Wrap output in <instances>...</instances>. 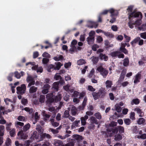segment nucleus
Masks as SVG:
<instances>
[{"mask_svg":"<svg viewBox=\"0 0 146 146\" xmlns=\"http://www.w3.org/2000/svg\"><path fill=\"white\" fill-rule=\"evenodd\" d=\"M141 74H137L135 76V78L134 81V83L136 84L139 82V80L141 79Z\"/></svg>","mask_w":146,"mask_h":146,"instance_id":"dca6fc26","label":"nucleus"},{"mask_svg":"<svg viewBox=\"0 0 146 146\" xmlns=\"http://www.w3.org/2000/svg\"><path fill=\"white\" fill-rule=\"evenodd\" d=\"M138 29L139 30H142L145 31L146 30V25L143 24L141 27H138Z\"/></svg>","mask_w":146,"mask_h":146,"instance_id":"8fccbe9b","label":"nucleus"},{"mask_svg":"<svg viewBox=\"0 0 146 146\" xmlns=\"http://www.w3.org/2000/svg\"><path fill=\"white\" fill-rule=\"evenodd\" d=\"M88 117L87 115H85L84 117H82L81 118V121L82 125H84L86 124V120L88 118Z\"/></svg>","mask_w":146,"mask_h":146,"instance_id":"ddd939ff","label":"nucleus"},{"mask_svg":"<svg viewBox=\"0 0 146 146\" xmlns=\"http://www.w3.org/2000/svg\"><path fill=\"white\" fill-rule=\"evenodd\" d=\"M13 75V73H11L9 74V76L7 77V79L9 81H11L12 80V77Z\"/></svg>","mask_w":146,"mask_h":146,"instance_id":"69168bd1","label":"nucleus"},{"mask_svg":"<svg viewBox=\"0 0 146 146\" xmlns=\"http://www.w3.org/2000/svg\"><path fill=\"white\" fill-rule=\"evenodd\" d=\"M133 6L132 5H130L128 7V8L127 9V11H128V15H129L128 16H129V13H131V12H133V11L132 12L133 9Z\"/></svg>","mask_w":146,"mask_h":146,"instance_id":"bf43d9fd","label":"nucleus"},{"mask_svg":"<svg viewBox=\"0 0 146 146\" xmlns=\"http://www.w3.org/2000/svg\"><path fill=\"white\" fill-rule=\"evenodd\" d=\"M104 44L106 46V48H109L110 47H112L113 45L112 44H110V43L108 40H106L104 41Z\"/></svg>","mask_w":146,"mask_h":146,"instance_id":"bb28decb","label":"nucleus"},{"mask_svg":"<svg viewBox=\"0 0 146 146\" xmlns=\"http://www.w3.org/2000/svg\"><path fill=\"white\" fill-rule=\"evenodd\" d=\"M42 56L44 57H46L47 58H50V55L48 52H44L42 54Z\"/></svg>","mask_w":146,"mask_h":146,"instance_id":"13d9d810","label":"nucleus"},{"mask_svg":"<svg viewBox=\"0 0 146 146\" xmlns=\"http://www.w3.org/2000/svg\"><path fill=\"white\" fill-rule=\"evenodd\" d=\"M26 86L24 84L21 85V86H18L17 88V93L18 94L22 95L25 93Z\"/></svg>","mask_w":146,"mask_h":146,"instance_id":"7ed1b4c3","label":"nucleus"},{"mask_svg":"<svg viewBox=\"0 0 146 146\" xmlns=\"http://www.w3.org/2000/svg\"><path fill=\"white\" fill-rule=\"evenodd\" d=\"M115 110L118 113H120L121 111V108L117 104H116L115 106Z\"/></svg>","mask_w":146,"mask_h":146,"instance_id":"79ce46f5","label":"nucleus"},{"mask_svg":"<svg viewBox=\"0 0 146 146\" xmlns=\"http://www.w3.org/2000/svg\"><path fill=\"white\" fill-rule=\"evenodd\" d=\"M71 111L72 114L73 115H75L76 114L77 112L76 108L75 107H73L71 110Z\"/></svg>","mask_w":146,"mask_h":146,"instance_id":"4d7b16f0","label":"nucleus"},{"mask_svg":"<svg viewBox=\"0 0 146 146\" xmlns=\"http://www.w3.org/2000/svg\"><path fill=\"white\" fill-rule=\"evenodd\" d=\"M145 122V119L142 117H141L138 119L137 121V123L138 125H143Z\"/></svg>","mask_w":146,"mask_h":146,"instance_id":"aec40b11","label":"nucleus"},{"mask_svg":"<svg viewBox=\"0 0 146 146\" xmlns=\"http://www.w3.org/2000/svg\"><path fill=\"white\" fill-rule=\"evenodd\" d=\"M30 125L29 123L23 126V130L24 131H26L27 130L29 129L30 127Z\"/></svg>","mask_w":146,"mask_h":146,"instance_id":"a19ab883","label":"nucleus"},{"mask_svg":"<svg viewBox=\"0 0 146 146\" xmlns=\"http://www.w3.org/2000/svg\"><path fill=\"white\" fill-rule=\"evenodd\" d=\"M126 74V71L123 70L122 71L120 77L121 80H124Z\"/></svg>","mask_w":146,"mask_h":146,"instance_id":"f704fd0d","label":"nucleus"},{"mask_svg":"<svg viewBox=\"0 0 146 146\" xmlns=\"http://www.w3.org/2000/svg\"><path fill=\"white\" fill-rule=\"evenodd\" d=\"M73 137L78 141H80L83 139L82 136L79 135L74 134L73 135Z\"/></svg>","mask_w":146,"mask_h":146,"instance_id":"412c9836","label":"nucleus"},{"mask_svg":"<svg viewBox=\"0 0 146 146\" xmlns=\"http://www.w3.org/2000/svg\"><path fill=\"white\" fill-rule=\"evenodd\" d=\"M15 77L17 79H19L21 78V75L20 73L17 71H16L14 72Z\"/></svg>","mask_w":146,"mask_h":146,"instance_id":"680f3d73","label":"nucleus"},{"mask_svg":"<svg viewBox=\"0 0 146 146\" xmlns=\"http://www.w3.org/2000/svg\"><path fill=\"white\" fill-rule=\"evenodd\" d=\"M114 140L117 141L121 140L122 139V136L120 133H118L115 135L114 136Z\"/></svg>","mask_w":146,"mask_h":146,"instance_id":"4be33fe9","label":"nucleus"},{"mask_svg":"<svg viewBox=\"0 0 146 146\" xmlns=\"http://www.w3.org/2000/svg\"><path fill=\"white\" fill-rule=\"evenodd\" d=\"M104 35L110 38H113L114 37V35L112 33L108 32H104Z\"/></svg>","mask_w":146,"mask_h":146,"instance_id":"a211bd4d","label":"nucleus"},{"mask_svg":"<svg viewBox=\"0 0 146 146\" xmlns=\"http://www.w3.org/2000/svg\"><path fill=\"white\" fill-rule=\"evenodd\" d=\"M140 15L141 19L142 18V13L140 12H137L134 11L133 12L129 13L128 16V19L129 21L128 23V25L129 27L131 29H133L134 27L133 25H136L137 26H139L142 23L141 19H138L135 22H133L131 19L132 18L139 17Z\"/></svg>","mask_w":146,"mask_h":146,"instance_id":"f257e3e1","label":"nucleus"},{"mask_svg":"<svg viewBox=\"0 0 146 146\" xmlns=\"http://www.w3.org/2000/svg\"><path fill=\"white\" fill-rule=\"evenodd\" d=\"M106 92L105 88H102L98 91L92 92V95L94 100H96L99 98H104L106 96Z\"/></svg>","mask_w":146,"mask_h":146,"instance_id":"f03ea898","label":"nucleus"},{"mask_svg":"<svg viewBox=\"0 0 146 146\" xmlns=\"http://www.w3.org/2000/svg\"><path fill=\"white\" fill-rule=\"evenodd\" d=\"M117 127L118 131L121 134L124 132V129L123 127L119 126Z\"/></svg>","mask_w":146,"mask_h":146,"instance_id":"c03bdc74","label":"nucleus"},{"mask_svg":"<svg viewBox=\"0 0 146 146\" xmlns=\"http://www.w3.org/2000/svg\"><path fill=\"white\" fill-rule=\"evenodd\" d=\"M124 38L125 39V42H129L130 40H131V37L125 34H124Z\"/></svg>","mask_w":146,"mask_h":146,"instance_id":"864d4df0","label":"nucleus"},{"mask_svg":"<svg viewBox=\"0 0 146 146\" xmlns=\"http://www.w3.org/2000/svg\"><path fill=\"white\" fill-rule=\"evenodd\" d=\"M94 115L96 117V118L98 119H100L102 118V115L99 112L95 113Z\"/></svg>","mask_w":146,"mask_h":146,"instance_id":"603ef678","label":"nucleus"},{"mask_svg":"<svg viewBox=\"0 0 146 146\" xmlns=\"http://www.w3.org/2000/svg\"><path fill=\"white\" fill-rule=\"evenodd\" d=\"M86 62L85 60L83 59H80L77 61V64L78 65H81L85 64Z\"/></svg>","mask_w":146,"mask_h":146,"instance_id":"72a5a7b5","label":"nucleus"},{"mask_svg":"<svg viewBox=\"0 0 146 146\" xmlns=\"http://www.w3.org/2000/svg\"><path fill=\"white\" fill-rule=\"evenodd\" d=\"M124 123L127 125H129L131 123V120L129 119H124Z\"/></svg>","mask_w":146,"mask_h":146,"instance_id":"5fc2aeb1","label":"nucleus"},{"mask_svg":"<svg viewBox=\"0 0 146 146\" xmlns=\"http://www.w3.org/2000/svg\"><path fill=\"white\" fill-rule=\"evenodd\" d=\"M12 125L11 122L7 123L6 124V129L7 131H9L11 130V126Z\"/></svg>","mask_w":146,"mask_h":146,"instance_id":"37998d69","label":"nucleus"},{"mask_svg":"<svg viewBox=\"0 0 146 146\" xmlns=\"http://www.w3.org/2000/svg\"><path fill=\"white\" fill-rule=\"evenodd\" d=\"M88 90L91 92H94L96 90V89L92 87V86L90 85L88 86Z\"/></svg>","mask_w":146,"mask_h":146,"instance_id":"6e6d98bb","label":"nucleus"},{"mask_svg":"<svg viewBox=\"0 0 146 146\" xmlns=\"http://www.w3.org/2000/svg\"><path fill=\"white\" fill-rule=\"evenodd\" d=\"M87 100V97H85L84 99V100L82 102V106H79V109L80 110H83L84 109L85 106L86 105Z\"/></svg>","mask_w":146,"mask_h":146,"instance_id":"4468645a","label":"nucleus"},{"mask_svg":"<svg viewBox=\"0 0 146 146\" xmlns=\"http://www.w3.org/2000/svg\"><path fill=\"white\" fill-rule=\"evenodd\" d=\"M36 134L37 132H34L31 137V139L33 140H34L35 139H37L38 138V136L36 135Z\"/></svg>","mask_w":146,"mask_h":146,"instance_id":"09e8293b","label":"nucleus"},{"mask_svg":"<svg viewBox=\"0 0 146 146\" xmlns=\"http://www.w3.org/2000/svg\"><path fill=\"white\" fill-rule=\"evenodd\" d=\"M41 137L42 139H44L45 137H46L48 139H49L51 137V136L49 134H46V133H44L42 134L41 135Z\"/></svg>","mask_w":146,"mask_h":146,"instance_id":"ea45409f","label":"nucleus"},{"mask_svg":"<svg viewBox=\"0 0 146 146\" xmlns=\"http://www.w3.org/2000/svg\"><path fill=\"white\" fill-rule=\"evenodd\" d=\"M140 37L144 39H146V32L142 33L140 34Z\"/></svg>","mask_w":146,"mask_h":146,"instance_id":"052dcab7","label":"nucleus"},{"mask_svg":"<svg viewBox=\"0 0 146 146\" xmlns=\"http://www.w3.org/2000/svg\"><path fill=\"white\" fill-rule=\"evenodd\" d=\"M18 136H20L22 139H26L28 137L27 135L24 133L22 130H21L18 132Z\"/></svg>","mask_w":146,"mask_h":146,"instance_id":"9d476101","label":"nucleus"},{"mask_svg":"<svg viewBox=\"0 0 146 146\" xmlns=\"http://www.w3.org/2000/svg\"><path fill=\"white\" fill-rule=\"evenodd\" d=\"M107 131L108 132H112V133H110V136H112L113 135V134H117L118 131L117 127H109L107 129Z\"/></svg>","mask_w":146,"mask_h":146,"instance_id":"0eeeda50","label":"nucleus"},{"mask_svg":"<svg viewBox=\"0 0 146 146\" xmlns=\"http://www.w3.org/2000/svg\"><path fill=\"white\" fill-rule=\"evenodd\" d=\"M70 116L69 113V111L68 110H66L64 113V115L62 116V117L64 118H66Z\"/></svg>","mask_w":146,"mask_h":146,"instance_id":"a18cd8bd","label":"nucleus"},{"mask_svg":"<svg viewBox=\"0 0 146 146\" xmlns=\"http://www.w3.org/2000/svg\"><path fill=\"white\" fill-rule=\"evenodd\" d=\"M27 81L29 83L28 87H29L32 85H33L35 84V81L33 77L31 76H28L26 79Z\"/></svg>","mask_w":146,"mask_h":146,"instance_id":"423d86ee","label":"nucleus"},{"mask_svg":"<svg viewBox=\"0 0 146 146\" xmlns=\"http://www.w3.org/2000/svg\"><path fill=\"white\" fill-rule=\"evenodd\" d=\"M90 120L93 123H95L96 124H98V122L96 119L93 116H92L90 118Z\"/></svg>","mask_w":146,"mask_h":146,"instance_id":"58836bf2","label":"nucleus"},{"mask_svg":"<svg viewBox=\"0 0 146 146\" xmlns=\"http://www.w3.org/2000/svg\"><path fill=\"white\" fill-rule=\"evenodd\" d=\"M62 98L61 95L59 94L57 96H56L54 98V102H58L60 101Z\"/></svg>","mask_w":146,"mask_h":146,"instance_id":"473e14b6","label":"nucleus"},{"mask_svg":"<svg viewBox=\"0 0 146 146\" xmlns=\"http://www.w3.org/2000/svg\"><path fill=\"white\" fill-rule=\"evenodd\" d=\"M123 65L124 66H127L129 65V60L128 57L125 58L123 60Z\"/></svg>","mask_w":146,"mask_h":146,"instance_id":"5701e85b","label":"nucleus"},{"mask_svg":"<svg viewBox=\"0 0 146 146\" xmlns=\"http://www.w3.org/2000/svg\"><path fill=\"white\" fill-rule=\"evenodd\" d=\"M21 103L25 105L28 103V101L27 99L23 98L21 100Z\"/></svg>","mask_w":146,"mask_h":146,"instance_id":"774afa93","label":"nucleus"},{"mask_svg":"<svg viewBox=\"0 0 146 146\" xmlns=\"http://www.w3.org/2000/svg\"><path fill=\"white\" fill-rule=\"evenodd\" d=\"M46 98L47 100V103L48 104H51L54 102V98H53L54 95L52 93L48 94L46 95Z\"/></svg>","mask_w":146,"mask_h":146,"instance_id":"39448f33","label":"nucleus"},{"mask_svg":"<svg viewBox=\"0 0 146 146\" xmlns=\"http://www.w3.org/2000/svg\"><path fill=\"white\" fill-rule=\"evenodd\" d=\"M120 52L118 51H116L111 52V55L112 57H116L118 56V54H120Z\"/></svg>","mask_w":146,"mask_h":146,"instance_id":"e433bc0d","label":"nucleus"},{"mask_svg":"<svg viewBox=\"0 0 146 146\" xmlns=\"http://www.w3.org/2000/svg\"><path fill=\"white\" fill-rule=\"evenodd\" d=\"M94 40V37H91L89 36L86 39V40L89 44H93Z\"/></svg>","mask_w":146,"mask_h":146,"instance_id":"f3484780","label":"nucleus"},{"mask_svg":"<svg viewBox=\"0 0 146 146\" xmlns=\"http://www.w3.org/2000/svg\"><path fill=\"white\" fill-rule=\"evenodd\" d=\"M5 126L3 125H0V136L2 137L4 135Z\"/></svg>","mask_w":146,"mask_h":146,"instance_id":"cd10ccee","label":"nucleus"},{"mask_svg":"<svg viewBox=\"0 0 146 146\" xmlns=\"http://www.w3.org/2000/svg\"><path fill=\"white\" fill-rule=\"evenodd\" d=\"M45 99V96L44 95H41L40 96L39 99V101L41 103H43L44 102Z\"/></svg>","mask_w":146,"mask_h":146,"instance_id":"3c124183","label":"nucleus"},{"mask_svg":"<svg viewBox=\"0 0 146 146\" xmlns=\"http://www.w3.org/2000/svg\"><path fill=\"white\" fill-rule=\"evenodd\" d=\"M49 59L44 58L42 59V62L44 64H47L49 62Z\"/></svg>","mask_w":146,"mask_h":146,"instance_id":"0e129e2a","label":"nucleus"},{"mask_svg":"<svg viewBox=\"0 0 146 146\" xmlns=\"http://www.w3.org/2000/svg\"><path fill=\"white\" fill-rule=\"evenodd\" d=\"M63 59L64 57L63 56L61 55L54 57L53 58V59L56 61L63 60Z\"/></svg>","mask_w":146,"mask_h":146,"instance_id":"a878e982","label":"nucleus"},{"mask_svg":"<svg viewBox=\"0 0 146 146\" xmlns=\"http://www.w3.org/2000/svg\"><path fill=\"white\" fill-rule=\"evenodd\" d=\"M99 57L101 60H104L105 61H107L108 59V57L106 56L105 54L100 53L99 55Z\"/></svg>","mask_w":146,"mask_h":146,"instance_id":"9b49d317","label":"nucleus"},{"mask_svg":"<svg viewBox=\"0 0 146 146\" xmlns=\"http://www.w3.org/2000/svg\"><path fill=\"white\" fill-rule=\"evenodd\" d=\"M42 115L44 117V120L45 121H46L48 120V119L51 116L50 115L46 114V111H45L42 112Z\"/></svg>","mask_w":146,"mask_h":146,"instance_id":"f8f14e48","label":"nucleus"},{"mask_svg":"<svg viewBox=\"0 0 146 146\" xmlns=\"http://www.w3.org/2000/svg\"><path fill=\"white\" fill-rule=\"evenodd\" d=\"M97 70L104 78H106L108 74V71L103 68L102 66L98 67Z\"/></svg>","mask_w":146,"mask_h":146,"instance_id":"20e7f679","label":"nucleus"},{"mask_svg":"<svg viewBox=\"0 0 146 146\" xmlns=\"http://www.w3.org/2000/svg\"><path fill=\"white\" fill-rule=\"evenodd\" d=\"M139 99L137 98L133 99L132 100L131 104L132 105H133L134 104L137 105L139 104Z\"/></svg>","mask_w":146,"mask_h":146,"instance_id":"b1692460","label":"nucleus"},{"mask_svg":"<svg viewBox=\"0 0 146 146\" xmlns=\"http://www.w3.org/2000/svg\"><path fill=\"white\" fill-rule=\"evenodd\" d=\"M135 111H137V113L139 114L140 117H142L144 115V113L141 110L138 108H135Z\"/></svg>","mask_w":146,"mask_h":146,"instance_id":"6ab92c4d","label":"nucleus"},{"mask_svg":"<svg viewBox=\"0 0 146 146\" xmlns=\"http://www.w3.org/2000/svg\"><path fill=\"white\" fill-rule=\"evenodd\" d=\"M98 25L96 23L91 21H88L87 27L91 28H92L93 27L96 28L97 27Z\"/></svg>","mask_w":146,"mask_h":146,"instance_id":"6e6552de","label":"nucleus"},{"mask_svg":"<svg viewBox=\"0 0 146 146\" xmlns=\"http://www.w3.org/2000/svg\"><path fill=\"white\" fill-rule=\"evenodd\" d=\"M109 13H111L110 16L111 17H115V16H117L118 14L117 11L112 8L110 9Z\"/></svg>","mask_w":146,"mask_h":146,"instance_id":"1a4fd4ad","label":"nucleus"},{"mask_svg":"<svg viewBox=\"0 0 146 146\" xmlns=\"http://www.w3.org/2000/svg\"><path fill=\"white\" fill-rule=\"evenodd\" d=\"M24 110L28 112L30 114H33V110L32 108H30L29 107H25L24 108Z\"/></svg>","mask_w":146,"mask_h":146,"instance_id":"c85d7f7f","label":"nucleus"},{"mask_svg":"<svg viewBox=\"0 0 146 146\" xmlns=\"http://www.w3.org/2000/svg\"><path fill=\"white\" fill-rule=\"evenodd\" d=\"M59 83L58 82H55L53 84L52 88L55 92H57L58 90Z\"/></svg>","mask_w":146,"mask_h":146,"instance_id":"2eb2a0df","label":"nucleus"},{"mask_svg":"<svg viewBox=\"0 0 146 146\" xmlns=\"http://www.w3.org/2000/svg\"><path fill=\"white\" fill-rule=\"evenodd\" d=\"M10 136L12 137H14L15 135V129H13L9 132Z\"/></svg>","mask_w":146,"mask_h":146,"instance_id":"de8ad7c7","label":"nucleus"},{"mask_svg":"<svg viewBox=\"0 0 146 146\" xmlns=\"http://www.w3.org/2000/svg\"><path fill=\"white\" fill-rule=\"evenodd\" d=\"M140 39V38L139 36H137L130 43L133 46L134 44L137 43V42H138L139 40Z\"/></svg>","mask_w":146,"mask_h":146,"instance_id":"7c9ffc66","label":"nucleus"},{"mask_svg":"<svg viewBox=\"0 0 146 146\" xmlns=\"http://www.w3.org/2000/svg\"><path fill=\"white\" fill-rule=\"evenodd\" d=\"M63 143L62 141L59 140H55L54 142V144L55 146H60L62 145Z\"/></svg>","mask_w":146,"mask_h":146,"instance_id":"2f4dec72","label":"nucleus"},{"mask_svg":"<svg viewBox=\"0 0 146 146\" xmlns=\"http://www.w3.org/2000/svg\"><path fill=\"white\" fill-rule=\"evenodd\" d=\"M106 87L107 88H110L112 85V82L111 81L107 80L106 82Z\"/></svg>","mask_w":146,"mask_h":146,"instance_id":"49530a36","label":"nucleus"},{"mask_svg":"<svg viewBox=\"0 0 146 146\" xmlns=\"http://www.w3.org/2000/svg\"><path fill=\"white\" fill-rule=\"evenodd\" d=\"M116 125L117 123L116 122L112 121L109 125L110 127H114L116 126Z\"/></svg>","mask_w":146,"mask_h":146,"instance_id":"338daca9","label":"nucleus"},{"mask_svg":"<svg viewBox=\"0 0 146 146\" xmlns=\"http://www.w3.org/2000/svg\"><path fill=\"white\" fill-rule=\"evenodd\" d=\"M80 122V120H76L75 121L72 123V125L71 127L72 128H73L75 127H78V124Z\"/></svg>","mask_w":146,"mask_h":146,"instance_id":"c9c22d12","label":"nucleus"},{"mask_svg":"<svg viewBox=\"0 0 146 146\" xmlns=\"http://www.w3.org/2000/svg\"><path fill=\"white\" fill-rule=\"evenodd\" d=\"M92 61L94 64H96L99 61V57L97 56H93L91 58Z\"/></svg>","mask_w":146,"mask_h":146,"instance_id":"393cba45","label":"nucleus"},{"mask_svg":"<svg viewBox=\"0 0 146 146\" xmlns=\"http://www.w3.org/2000/svg\"><path fill=\"white\" fill-rule=\"evenodd\" d=\"M61 63L60 62H57L56 64V66H54V69L55 70H59L61 67Z\"/></svg>","mask_w":146,"mask_h":146,"instance_id":"4c0bfd02","label":"nucleus"},{"mask_svg":"<svg viewBox=\"0 0 146 146\" xmlns=\"http://www.w3.org/2000/svg\"><path fill=\"white\" fill-rule=\"evenodd\" d=\"M17 119L21 121H24L25 120V117L22 116H19L18 117Z\"/></svg>","mask_w":146,"mask_h":146,"instance_id":"e2e57ef3","label":"nucleus"},{"mask_svg":"<svg viewBox=\"0 0 146 146\" xmlns=\"http://www.w3.org/2000/svg\"><path fill=\"white\" fill-rule=\"evenodd\" d=\"M37 88L35 86L31 87L29 89V93H33L36 92L37 90Z\"/></svg>","mask_w":146,"mask_h":146,"instance_id":"c756f323","label":"nucleus"}]
</instances>
